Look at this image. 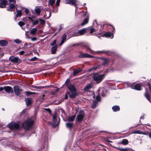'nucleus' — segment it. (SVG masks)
<instances>
[{"instance_id": "nucleus-1", "label": "nucleus", "mask_w": 151, "mask_h": 151, "mask_svg": "<svg viewBox=\"0 0 151 151\" xmlns=\"http://www.w3.org/2000/svg\"><path fill=\"white\" fill-rule=\"evenodd\" d=\"M93 74L92 78L94 83L96 84H98L101 82L105 76V74H99L96 73H93Z\"/></svg>"}, {"instance_id": "nucleus-2", "label": "nucleus", "mask_w": 151, "mask_h": 151, "mask_svg": "<svg viewBox=\"0 0 151 151\" xmlns=\"http://www.w3.org/2000/svg\"><path fill=\"white\" fill-rule=\"evenodd\" d=\"M8 127L11 131L13 130L16 134L19 130L20 122H11L8 124Z\"/></svg>"}, {"instance_id": "nucleus-3", "label": "nucleus", "mask_w": 151, "mask_h": 151, "mask_svg": "<svg viewBox=\"0 0 151 151\" xmlns=\"http://www.w3.org/2000/svg\"><path fill=\"white\" fill-rule=\"evenodd\" d=\"M68 88L70 92H68L69 96L71 98H74L76 95V90L74 85L68 84L67 85Z\"/></svg>"}, {"instance_id": "nucleus-4", "label": "nucleus", "mask_w": 151, "mask_h": 151, "mask_svg": "<svg viewBox=\"0 0 151 151\" xmlns=\"http://www.w3.org/2000/svg\"><path fill=\"white\" fill-rule=\"evenodd\" d=\"M34 122V121L32 119H28L24 122L23 127L26 130L31 129L33 127Z\"/></svg>"}, {"instance_id": "nucleus-5", "label": "nucleus", "mask_w": 151, "mask_h": 151, "mask_svg": "<svg viewBox=\"0 0 151 151\" xmlns=\"http://www.w3.org/2000/svg\"><path fill=\"white\" fill-rule=\"evenodd\" d=\"M149 82V83H148L149 89L150 91V93H149L148 91L146 89L145 95L148 101L151 102V80H150Z\"/></svg>"}, {"instance_id": "nucleus-6", "label": "nucleus", "mask_w": 151, "mask_h": 151, "mask_svg": "<svg viewBox=\"0 0 151 151\" xmlns=\"http://www.w3.org/2000/svg\"><path fill=\"white\" fill-rule=\"evenodd\" d=\"M86 50L88 52H89L90 53L92 54L93 55L96 54H98L100 52H106V51H95L91 49L90 48V46L88 45H86L85 46Z\"/></svg>"}, {"instance_id": "nucleus-7", "label": "nucleus", "mask_w": 151, "mask_h": 151, "mask_svg": "<svg viewBox=\"0 0 151 151\" xmlns=\"http://www.w3.org/2000/svg\"><path fill=\"white\" fill-rule=\"evenodd\" d=\"M44 17L46 19H49L51 15V11L49 8L45 9L43 14Z\"/></svg>"}, {"instance_id": "nucleus-8", "label": "nucleus", "mask_w": 151, "mask_h": 151, "mask_svg": "<svg viewBox=\"0 0 151 151\" xmlns=\"http://www.w3.org/2000/svg\"><path fill=\"white\" fill-rule=\"evenodd\" d=\"M9 59L11 62L15 63H19L21 62L20 59L17 57L11 56L9 57Z\"/></svg>"}, {"instance_id": "nucleus-9", "label": "nucleus", "mask_w": 151, "mask_h": 151, "mask_svg": "<svg viewBox=\"0 0 151 151\" xmlns=\"http://www.w3.org/2000/svg\"><path fill=\"white\" fill-rule=\"evenodd\" d=\"M14 89L15 94L17 96L19 95L22 91L21 87L19 86H14Z\"/></svg>"}, {"instance_id": "nucleus-10", "label": "nucleus", "mask_w": 151, "mask_h": 151, "mask_svg": "<svg viewBox=\"0 0 151 151\" xmlns=\"http://www.w3.org/2000/svg\"><path fill=\"white\" fill-rule=\"evenodd\" d=\"M84 116V113L83 111H80L77 116L76 119L78 121H80L82 120Z\"/></svg>"}, {"instance_id": "nucleus-11", "label": "nucleus", "mask_w": 151, "mask_h": 151, "mask_svg": "<svg viewBox=\"0 0 151 151\" xmlns=\"http://www.w3.org/2000/svg\"><path fill=\"white\" fill-rule=\"evenodd\" d=\"M96 100L97 101L95 100L93 101V104H92L91 108H95L97 105V101H99L101 100V98L99 96V93L97 96L96 97Z\"/></svg>"}, {"instance_id": "nucleus-12", "label": "nucleus", "mask_w": 151, "mask_h": 151, "mask_svg": "<svg viewBox=\"0 0 151 151\" xmlns=\"http://www.w3.org/2000/svg\"><path fill=\"white\" fill-rule=\"evenodd\" d=\"M79 58H93L94 56L87 53H83L81 52V53L78 55Z\"/></svg>"}, {"instance_id": "nucleus-13", "label": "nucleus", "mask_w": 151, "mask_h": 151, "mask_svg": "<svg viewBox=\"0 0 151 151\" xmlns=\"http://www.w3.org/2000/svg\"><path fill=\"white\" fill-rule=\"evenodd\" d=\"M88 28H85L80 30L76 33V35H75V36H78L84 34L88 29Z\"/></svg>"}, {"instance_id": "nucleus-14", "label": "nucleus", "mask_w": 151, "mask_h": 151, "mask_svg": "<svg viewBox=\"0 0 151 151\" xmlns=\"http://www.w3.org/2000/svg\"><path fill=\"white\" fill-rule=\"evenodd\" d=\"M3 89H4V90L5 91L8 93H13V92L12 88L10 86H4L3 87Z\"/></svg>"}, {"instance_id": "nucleus-15", "label": "nucleus", "mask_w": 151, "mask_h": 151, "mask_svg": "<svg viewBox=\"0 0 151 151\" xmlns=\"http://www.w3.org/2000/svg\"><path fill=\"white\" fill-rule=\"evenodd\" d=\"M57 115V114L55 113L52 116L53 121L55 127L57 126L59 124V121L57 120L56 118Z\"/></svg>"}, {"instance_id": "nucleus-16", "label": "nucleus", "mask_w": 151, "mask_h": 151, "mask_svg": "<svg viewBox=\"0 0 151 151\" xmlns=\"http://www.w3.org/2000/svg\"><path fill=\"white\" fill-rule=\"evenodd\" d=\"M42 9V6H36L35 9V13L37 14H40Z\"/></svg>"}, {"instance_id": "nucleus-17", "label": "nucleus", "mask_w": 151, "mask_h": 151, "mask_svg": "<svg viewBox=\"0 0 151 151\" xmlns=\"http://www.w3.org/2000/svg\"><path fill=\"white\" fill-rule=\"evenodd\" d=\"M7 2V0H0V8L5 7Z\"/></svg>"}, {"instance_id": "nucleus-18", "label": "nucleus", "mask_w": 151, "mask_h": 151, "mask_svg": "<svg viewBox=\"0 0 151 151\" xmlns=\"http://www.w3.org/2000/svg\"><path fill=\"white\" fill-rule=\"evenodd\" d=\"M104 36L112 39L114 37V35L112 33L110 32H108L102 35V37Z\"/></svg>"}, {"instance_id": "nucleus-19", "label": "nucleus", "mask_w": 151, "mask_h": 151, "mask_svg": "<svg viewBox=\"0 0 151 151\" xmlns=\"http://www.w3.org/2000/svg\"><path fill=\"white\" fill-rule=\"evenodd\" d=\"M17 12V14L16 15L15 17H14V19L15 21H17V17H20L22 15V12L21 10H18L16 9Z\"/></svg>"}, {"instance_id": "nucleus-20", "label": "nucleus", "mask_w": 151, "mask_h": 151, "mask_svg": "<svg viewBox=\"0 0 151 151\" xmlns=\"http://www.w3.org/2000/svg\"><path fill=\"white\" fill-rule=\"evenodd\" d=\"M131 134H142L145 135H147V133L145 132H143L139 130H137L132 132Z\"/></svg>"}, {"instance_id": "nucleus-21", "label": "nucleus", "mask_w": 151, "mask_h": 151, "mask_svg": "<svg viewBox=\"0 0 151 151\" xmlns=\"http://www.w3.org/2000/svg\"><path fill=\"white\" fill-rule=\"evenodd\" d=\"M32 99L31 98H27L25 100L26 104L27 106H30L32 102Z\"/></svg>"}, {"instance_id": "nucleus-22", "label": "nucleus", "mask_w": 151, "mask_h": 151, "mask_svg": "<svg viewBox=\"0 0 151 151\" xmlns=\"http://www.w3.org/2000/svg\"><path fill=\"white\" fill-rule=\"evenodd\" d=\"M142 86V85L141 83H138L134 85V89L140 91L141 90V88Z\"/></svg>"}, {"instance_id": "nucleus-23", "label": "nucleus", "mask_w": 151, "mask_h": 151, "mask_svg": "<svg viewBox=\"0 0 151 151\" xmlns=\"http://www.w3.org/2000/svg\"><path fill=\"white\" fill-rule=\"evenodd\" d=\"M88 19L89 18L88 15L87 17L85 18V19L83 20V22L81 23V25L83 26L87 24L88 23Z\"/></svg>"}, {"instance_id": "nucleus-24", "label": "nucleus", "mask_w": 151, "mask_h": 151, "mask_svg": "<svg viewBox=\"0 0 151 151\" xmlns=\"http://www.w3.org/2000/svg\"><path fill=\"white\" fill-rule=\"evenodd\" d=\"M76 117V115H73L68 117L66 120V121L68 122H73L74 121Z\"/></svg>"}, {"instance_id": "nucleus-25", "label": "nucleus", "mask_w": 151, "mask_h": 151, "mask_svg": "<svg viewBox=\"0 0 151 151\" xmlns=\"http://www.w3.org/2000/svg\"><path fill=\"white\" fill-rule=\"evenodd\" d=\"M8 42L5 40H1L0 41V45L2 46H5L7 45Z\"/></svg>"}, {"instance_id": "nucleus-26", "label": "nucleus", "mask_w": 151, "mask_h": 151, "mask_svg": "<svg viewBox=\"0 0 151 151\" xmlns=\"http://www.w3.org/2000/svg\"><path fill=\"white\" fill-rule=\"evenodd\" d=\"M102 91V92L101 93V95L102 96H106V90L103 88H99L98 90V91Z\"/></svg>"}, {"instance_id": "nucleus-27", "label": "nucleus", "mask_w": 151, "mask_h": 151, "mask_svg": "<svg viewBox=\"0 0 151 151\" xmlns=\"http://www.w3.org/2000/svg\"><path fill=\"white\" fill-rule=\"evenodd\" d=\"M112 109L114 111L116 112L119 111L120 107L119 106H118L115 105L114 106L112 107Z\"/></svg>"}, {"instance_id": "nucleus-28", "label": "nucleus", "mask_w": 151, "mask_h": 151, "mask_svg": "<svg viewBox=\"0 0 151 151\" xmlns=\"http://www.w3.org/2000/svg\"><path fill=\"white\" fill-rule=\"evenodd\" d=\"M73 125V123L72 122H68L66 123V127L69 129H70L72 127Z\"/></svg>"}, {"instance_id": "nucleus-29", "label": "nucleus", "mask_w": 151, "mask_h": 151, "mask_svg": "<svg viewBox=\"0 0 151 151\" xmlns=\"http://www.w3.org/2000/svg\"><path fill=\"white\" fill-rule=\"evenodd\" d=\"M81 69L80 68L74 70L73 73V76H75L81 71Z\"/></svg>"}, {"instance_id": "nucleus-30", "label": "nucleus", "mask_w": 151, "mask_h": 151, "mask_svg": "<svg viewBox=\"0 0 151 151\" xmlns=\"http://www.w3.org/2000/svg\"><path fill=\"white\" fill-rule=\"evenodd\" d=\"M67 36L65 34H64L62 37V41H61L60 45H62L63 43L66 39Z\"/></svg>"}, {"instance_id": "nucleus-31", "label": "nucleus", "mask_w": 151, "mask_h": 151, "mask_svg": "<svg viewBox=\"0 0 151 151\" xmlns=\"http://www.w3.org/2000/svg\"><path fill=\"white\" fill-rule=\"evenodd\" d=\"M55 2V0H50L49 1L48 5L49 6L50 5V6H51L54 9V6H53V4Z\"/></svg>"}, {"instance_id": "nucleus-32", "label": "nucleus", "mask_w": 151, "mask_h": 151, "mask_svg": "<svg viewBox=\"0 0 151 151\" xmlns=\"http://www.w3.org/2000/svg\"><path fill=\"white\" fill-rule=\"evenodd\" d=\"M102 60V64L103 65L107 64L109 62V60L107 58H103Z\"/></svg>"}, {"instance_id": "nucleus-33", "label": "nucleus", "mask_w": 151, "mask_h": 151, "mask_svg": "<svg viewBox=\"0 0 151 151\" xmlns=\"http://www.w3.org/2000/svg\"><path fill=\"white\" fill-rule=\"evenodd\" d=\"M37 30L36 28H33L30 30V33L33 35L36 34Z\"/></svg>"}, {"instance_id": "nucleus-34", "label": "nucleus", "mask_w": 151, "mask_h": 151, "mask_svg": "<svg viewBox=\"0 0 151 151\" xmlns=\"http://www.w3.org/2000/svg\"><path fill=\"white\" fill-rule=\"evenodd\" d=\"M57 50V46L56 45L52 47L51 49L52 54H54L55 53Z\"/></svg>"}, {"instance_id": "nucleus-35", "label": "nucleus", "mask_w": 151, "mask_h": 151, "mask_svg": "<svg viewBox=\"0 0 151 151\" xmlns=\"http://www.w3.org/2000/svg\"><path fill=\"white\" fill-rule=\"evenodd\" d=\"M92 87V85L91 84H88L87 86L85 87L84 90L85 91H87L88 89L91 88Z\"/></svg>"}, {"instance_id": "nucleus-36", "label": "nucleus", "mask_w": 151, "mask_h": 151, "mask_svg": "<svg viewBox=\"0 0 151 151\" xmlns=\"http://www.w3.org/2000/svg\"><path fill=\"white\" fill-rule=\"evenodd\" d=\"M116 148L119 150L120 151H128L129 149L127 148H121L120 147H116Z\"/></svg>"}, {"instance_id": "nucleus-37", "label": "nucleus", "mask_w": 151, "mask_h": 151, "mask_svg": "<svg viewBox=\"0 0 151 151\" xmlns=\"http://www.w3.org/2000/svg\"><path fill=\"white\" fill-rule=\"evenodd\" d=\"M121 143L123 145H127L128 143V142L127 139H123Z\"/></svg>"}, {"instance_id": "nucleus-38", "label": "nucleus", "mask_w": 151, "mask_h": 151, "mask_svg": "<svg viewBox=\"0 0 151 151\" xmlns=\"http://www.w3.org/2000/svg\"><path fill=\"white\" fill-rule=\"evenodd\" d=\"M16 5V4H15L14 3H9V7H10V9H13L15 7V5Z\"/></svg>"}, {"instance_id": "nucleus-39", "label": "nucleus", "mask_w": 151, "mask_h": 151, "mask_svg": "<svg viewBox=\"0 0 151 151\" xmlns=\"http://www.w3.org/2000/svg\"><path fill=\"white\" fill-rule=\"evenodd\" d=\"M32 87L33 88H36L38 89L41 90L42 88H45L44 86H32Z\"/></svg>"}, {"instance_id": "nucleus-40", "label": "nucleus", "mask_w": 151, "mask_h": 151, "mask_svg": "<svg viewBox=\"0 0 151 151\" xmlns=\"http://www.w3.org/2000/svg\"><path fill=\"white\" fill-rule=\"evenodd\" d=\"M88 29V30L90 31V33H92L93 32H95L96 30L93 28H87Z\"/></svg>"}, {"instance_id": "nucleus-41", "label": "nucleus", "mask_w": 151, "mask_h": 151, "mask_svg": "<svg viewBox=\"0 0 151 151\" xmlns=\"http://www.w3.org/2000/svg\"><path fill=\"white\" fill-rule=\"evenodd\" d=\"M48 149V145L47 143L44 146H43V150H44L45 151H46Z\"/></svg>"}, {"instance_id": "nucleus-42", "label": "nucleus", "mask_w": 151, "mask_h": 151, "mask_svg": "<svg viewBox=\"0 0 151 151\" xmlns=\"http://www.w3.org/2000/svg\"><path fill=\"white\" fill-rule=\"evenodd\" d=\"M14 41L17 44H19L22 42V41L19 39H16L14 40Z\"/></svg>"}, {"instance_id": "nucleus-43", "label": "nucleus", "mask_w": 151, "mask_h": 151, "mask_svg": "<svg viewBox=\"0 0 151 151\" xmlns=\"http://www.w3.org/2000/svg\"><path fill=\"white\" fill-rule=\"evenodd\" d=\"M39 21L40 22V24H44L45 23V21L43 19L39 18Z\"/></svg>"}, {"instance_id": "nucleus-44", "label": "nucleus", "mask_w": 151, "mask_h": 151, "mask_svg": "<svg viewBox=\"0 0 151 151\" xmlns=\"http://www.w3.org/2000/svg\"><path fill=\"white\" fill-rule=\"evenodd\" d=\"M18 24L20 26L22 27L25 24L22 21H20L18 23Z\"/></svg>"}, {"instance_id": "nucleus-45", "label": "nucleus", "mask_w": 151, "mask_h": 151, "mask_svg": "<svg viewBox=\"0 0 151 151\" xmlns=\"http://www.w3.org/2000/svg\"><path fill=\"white\" fill-rule=\"evenodd\" d=\"M39 20L38 19L34 21L33 23V24L34 25H36L38 24L39 23Z\"/></svg>"}, {"instance_id": "nucleus-46", "label": "nucleus", "mask_w": 151, "mask_h": 151, "mask_svg": "<svg viewBox=\"0 0 151 151\" xmlns=\"http://www.w3.org/2000/svg\"><path fill=\"white\" fill-rule=\"evenodd\" d=\"M9 3H14L16 4V0H8Z\"/></svg>"}, {"instance_id": "nucleus-47", "label": "nucleus", "mask_w": 151, "mask_h": 151, "mask_svg": "<svg viewBox=\"0 0 151 151\" xmlns=\"http://www.w3.org/2000/svg\"><path fill=\"white\" fill-rule=\"evenodd\" d=\"M60 1V0H57L56 3V5L57 6H59Z\"/></svg>"}, {"instance_id": "nucleus-48", "label": "nucleus", "mask_w": 151, "mask_h": 151, "mask_svg": "<svg viewBox=\"0 0 151 151\" xmlns=\"http://www.w3.org/2000/svg\"><path fill=\"white\" fill-rule=\"evenodd\" d=\"M37 59V58L36 57H35L34 58H32L30 59V61H35Z\"/></svg>"}, {"instance_id": "nucleus-49", "label": "nucleus", "mask_w": 151, "mask_h": 151, "mask_svg": "<svg viewBox=\"0 0 151 151\" xmlns=\"http://www.w3.org/2000/svg\"><path fill=\"white\" fill-rule=\"evenodd\" d=\"M56 40H55L51 43L50 44V45L51 46H53L56 44Z\"/></svg>"}, {"instance_id": "nucleus-50", "label": "nucleus", "mask_w": 151, "mask_h": 151, "mask_svg": "<svg viewBox=\"0 0 151 151\" xmlns=\"http://www.w3.org/2000/svg\"><path fill=\"white\" fill-rule=\"evenodd\" d=\"M128 87H129L132 89H134V85H131L130 86L128 85Z\"/></svg>"}, {"instance_id": "nucleus-51", "label": "nucleus", "mask_w": 151, "mask_h": 151, "mask_svg": "<svg viewBox=\"0 0 151 151\" xmlns=\"http://www.w3.org/2000/svg\"><path fill=\"white\" fill-rule=\"evenodd\" d=\"M45 110L47 111L48 112H49L51 114V111L50 109L49 108H46L45 109Z\"/></svg>"}, {"instance_id": "nucleus-52", "label": "nucleus", "mask_w": 151, "mask_h": 151, "mask_svg": "<svg viewBox=\"0 0 151 151\" xmlns=\"http://www.w3.org/2000/svg\"><path fill=\"white\" fill-rule=\"evenodd\" d=\"M26 93L27 94V96H28L29 95L32 94V92L30 91H26Z\"/></svg>"}, {"instance_id": "nucleus-53", "label": "nucleus", "mask_w": 151, "mask_h": 151, "mask_svg": "<svg viewBox=\"0 0 151 151\" xmlns=\"http://www.w3.org/2000/svg\"><path fill=\"white\" fill-rule=\"evenodd\" d=\"M37 38L34 37H32V38H31V40L32 41H36L37 40Z\"/></svg>"}, {"instance_id": "nucleus-54", "label": "nucleus", "mask_w": 151, "mask_h": 151, "mask_svg": "<svg viewBox=\"0 0 151 151\" xmlns=\"http://www.w3.org/2000/svg\"><path fill=\"white\" fill-rule=\"evenodd\" d=\"M24 52H25L24 51L22 50L19 52V54L20 55H22L24 53Z\"/></svg>"}, {"instance_id": "nucleus-55", "label": "nucleus", "mask_w": 151, "mask_h": 151, "mask_svg": "<svg viewBox=\"0 0 151 151\" xmlns=\"http://www.w3.org/2000/svg\"><path fill=\"white\" fill-rule=\"evenodd\" d=\"M25 12L26 14H27L29 12V10L27 8H25Z\"/></svg>"}, {"instance_id": "nucleus-56", "label": "nucleus", "mask_w": 151, "mask_h": 151, "mask_svg": "<svg viewBox=\"0 0 151 151\" xmlns=\"http://www.w3.org/2000/svg\"><path fill=\"white\" fill-rule=\"evenodd\" d=\"M63 25L62 24L60 25V26L59 29V31H58L59 32H60V30H61L62 29H63Z\"/></svg>"}, {"instance_id": "nucleus-57", "label": "nucleus", "mask_w": 151, "mask_h": 151, "mask_svg": "<svg viewBox=\"0 0 151 151\" xmlns=\"http://www.w3.org/2000/svg\"><path fill=\"white\" fill-rule=\"evenodd\" d=\"M98 68V67H94L93 68H92V69H93V70H95Z\"/></svg>"}, {"instance_id": "nucleus-58", "label": "nucleus", "mask_w": 151, "mask_h": 151, "mask_svg": "<svg viewBox=\"0 0 151 151\" xmlns=\"http://www.w3.org/2000/svg\"><path fill=\"white\" fill-rule=\"evenodd\" d=\"M93 70L92 68L89 69L87 70V71L88 72H90L92 71Z\"/></svg>"}, {"instance_id": "nucleus-59", "label": "nucleus", "mask_w": 151, "mask_h": 151, "mask_svg": "<svg viewBox=\"0 0 151 151\" xmlns=\"http://www.w3.org/2000/svg\"><path fill=\"white\" fill-rule=\"evenodd\" d=\"M7 10L8 11H13V9H10V7L9 8H8L7 9Z\"/></svg>"}, {"instance_id": "nucleus-60", "label": "nucleus", "mask_w": 151, "mask_h": 151, "mask_svg": "<svg viewBox=\"0 0 151 151\" xmlns=\"http://www.w3.org/2000/svg\"><path fill=\"white\" fill-rule=\"evenodd\" d=\"M4 90L3 87H0V91H2Z\"/></svg>"}, {"instance_id": "nucleus-61", "label": "nucleus", "mask_w": 151, "mask_h": 151, "mask_svg": "<svg viewBox=\"0 0 151 151\" xmlns=\"http://www.w3.org/2000/svg\"><path fill=\"white\" fill-rule=\"evenodd\" d=\"M149 137L150 138H151V132H150L149 133Z\"/></svg>"}, {"instance_id": "nucleus-62", "label": "nucleus", "mask_w": 151, "mask_h": 151, "mask_svg": "<svg viewBox=\"0 0 151 151\" xmlns=\"http://www.w3.org/2000/svg\"><path fill=\"white\" fill-rule=\"evenodd\" d=\"M29 43H25L24 44V45L25 46H27L28 45ZM29 45H30V44L29 43Z\"/></svg>"}, {"instance_id": "nucleus-63", "label": "nucleus", "mask_w": 151, "mask_h": 151, "mask_svg": "<svg viewBox=\"0 0 151 151\" xmlns=\"http://www.w3.org/2000/svg\"><path fill=\"white\" fill-rule=\"evenodd\" d=\"M144 116H141L140 117V119H144Z\"/></svg>"}, {"instance_id": "nucleus-64", "label": "nucleus", "mask_w": 151, "mask_h": 151, "mask_svg": "<svg viewBox=\"0 0 151 151\" xmlns=\"http://www.w3.org/2000/svg\"><path fill=\"white\" fill-rule=\"evenodd\" d=\"M36 93H35V92H32V94H35Z\"/></svg>"}]
</instances>
